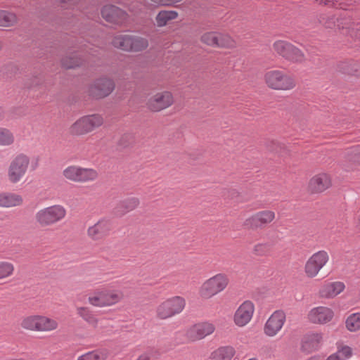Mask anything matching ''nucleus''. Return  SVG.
<instances>
[{
    "label": "nucleus",
    "instance_id": "f257e3e1",
    "mask_svg": "<svg viewBox=\"0 0 360 360\" xmlns=\"http://www.w3.org/2000/svg\"><path fill=\"white\" fill-rule=\"evenodd\" d=\"M124 292L121 290L100 288L89 294L87 300L92 307L105 308L118 304L124 300Z\"/></svg>",
    "mask_w": 360,
    "mask_h": 360
},
{
    "label": "nucleus",
    "instance_id": "f03ea898",
    "mask_svg": "<svg viewBox=\"0 0 360 360\" xmlns=\"http://www.w3.org/2000/svg\"><path fill=\"white\" fill-rule=\"evenodd\" d=\"M264 82L272 90L289 91L297 86L295 77L283 70H271L265 72Z\"/></svg>",
    "mask_w": 360,
    "mask_h": 360
},
{
    "label": "nucleus",
    "instance_id": "7ed1b4c3",
    "mask_svg": "<svg viewBox=\"0 0 360 360\" xmlns=\"http://www.w3.org/2000/svg\"><path fill=\"white\" fill-rule=\"evenodd\" d=\"M230 283L228 275L218 273L205 280L198 289V294L202 299H210L225 290Z\"/></svg>",
    "mask_w": 360,
    "mask_h": 360
},
{
    "label": "nucleus",
    "instance_id": "20e7f679",
    "mask_svg": "<svg viewBox=\"0 0 360 360\" xmlns=\"http://www.w3.org/2000/svg\"><path fill=\"white\" fill-rule=\"evenodd\" d=\"M104 124L103 115L91 114L82 116L71 124L69 132L73 136H83L101 127Z\"/></svg>",
    "mask_w": 360,
    "mask_h": 360
},
{
    "label": "nucleus",
    "instance_id": "39448f33",
    "mask_svg": "<svg viewBox=\"0 0 360 360\" xmlns=\"http://www.w3.org/2000/svg\"><path fill=\"white\" fill-rule=\"evenodd\" d=\"M66 214V209L57 204L39 210L34 215V219L41 227H46L62 221Z\"/></svg>",
    "mask_w": 360,
    "mask_h": 360
},
{
    "label": "nucleus",
    "instance_id": "423d86ee",
    "mask_svg": "<svg viewBox=\"0 0 360 360\" xmlns=\"http://www.w3.org/2000/svg\"><path fill=\"white\" fill-rule=\"evenodd\" d=\"M186 302L181 296H174L160 302L155 309L156 317L160 320L170 319L181 313Z\"/></svg>",
    "mask_w": 360,
    "mask_h": 360
},
{
    "label": "nucleus",
    "instance_id": "0eeeda50",
    "mask_svg": "<svg viewBox=\"0 0 360 360\" xmlns=\"http://www.w3.org/2000/svg\"><path fill=\"white\" fill-rule=\"evenodd\" d=\"M62 174L65 179L75 183L91 182L98 178V172L96 169L76 165L66 167Z\"/></svg>",
    "mask_w": 360,
    "mask_h": 360
},
{
    "label": "nucleus",
    "instance_id": "6e6552de",
    "mask_svg": "<svg viewBox=\"0 0 360 360\" xmlns=\"http://www.w3.org/2000/svg\"><path fill=\"white\" fill-rule=\"evenodd\" d=\"M30 164V157L25 153L15 155L9 163L7 176L12 184L19 182L27 173Z\"/></svg>",
    "mask_w": 360,
    "mask_h": 360
},
{
    "label": "nucleus",
    "instance_id": "1a4fd4ad",
    "mask_svg": "<svg viewBox=\"0 0 360 360\" xmlns=\"http://www.w3.org/2000/svg\"><path fill=\"white\" fill-rule=\"evenodd\" d=\"M330 256L326 250H319L313 253L305 262L304 274L308 278L316 277L320 271L327 265Z\"/></svg>",
    "mask_w": 360,
    "mask_h": 360
},
{
    "label": "nucleus",
    "instance_id": "9d476101",
    "mask_svg": "<svg viewBox=\"0 0 360 360\" xmlns=\"http://www.w3.org/2000/svg\"><path fill=\"white\" fill-rule=\"evenodd\" d=\"M335 318V311L327 306L314 307L307 314L306 319L311 324L326 325L330 323Z\"/></svg>",
    "mask_w": 360,
    "mask_h": 360
},
{
    "label": "nucleus",
    "instance_id": "9b49d317",
    "mask_svg": "<svg viewBox=\"0 0 360 360\" xmlns=\"http://www.w3.org/2000/svg\"><path fill=\"white\" fill-rule=\"evenodd\" d=\"M333 185V180L330 174L326 172H321L313 175L309 180L307 190L312 194H320Z\"/></svg>",
    "mask_w": 360,
    "mask_h": 360
},
{
    "label": "nucleus",
    "instance_id": "f8f14e48",
    "mask_svg": "<svg viewBox=\"0 0 360 360\" xmlns=\"http://www.w3.org/2000/svg\"><path fill=\"white\" fill-rule=\"evenodd\" d=\"M215 330V326L210 322H200L188 328L185 333L186 338L191 342L201 340L212 335Z\"/></svg>",
    "mask_w": 360,
    "mask_h": 360
},
{
    "label": "nucleus",
    "instance_id": "ddd939ff",
    "mask_svg": "<svg viewBox=\"0 0 360 360\" xmlns=\"http://www.w3.org/2000/svg\"><path fill=\"white\" fill-rule=\"evenodd\" d=\"M255 307L250 300L242 302L234 312L233 321L236 326L240 328L247 326L252 319Z\"/></svg>",
    "mask_w": 360,
    "mask_h": 360
},
{
    "label": "nucleus",
    "instance_id": "4468645a",
    "mask_svg": "<svg viewBox=\"0 0 360 360\" xmlns=\"http://www.w3.org/2000/svg\"><path fill=\"white\" fill-rule=\"evenodd\" d=\"M285 321L286 315L283 311H275L266 320L264 326V333L269 338L275 337L283 328Z\"/></svg>",
    "mask_w": 360,
    "mask_h": 360
},
{
    "label": "nucleus",
    "instance_id": "2eb2a0df",
    "mask_svg": "<svg viewBox=\"0 0 360 360\" xmlns=\"http://www.w3.org/2000/svg\"><path fill=\"white\" fill-rule=\"evenodd\" d=\"M275 219V212L266 210L256 212L245 219L244 226L249 229L262 228Z\"/></svg>",
    "mask_w": 360,
    "mask_h": 360
},
{
    "label": "nucleus",
    "instance_id": "dca6fc26",
    "mask_svg": "<svg viewBox=\"0 0 360 360\" xmlns=\"http://www.w3.org/2000/svg\"><path fill=\"white\" fill-rule=\"evenodd\" d=\"M174 103L172 94L165 91L156 93L147 102L148 108L153 112H159L170 107Z\"/></svg>",
    "mask_w": 360,
    "mask_h": 360
},
{
    "label": "nucleus",
    "instance_id": "f3484780",
    "mask_svg": "<svg viewBox=\"0 0 360 360\" xmlns=\"http://www.w3.org/2000/svg\"><path fill=\"white\" fill-rule=\"evenodd\" d=\"M346 285L340 281H325L320 287L318 295L322 299H333L345 291Z\"/></svg>",
    "mask_w": 360,
    "mask_h": 360
},
{
    "label": "nucleus",
    "instance_id": "a211bd4d",
    "mask_svg": "<svg viewBox=\"0 0 360 360\" xmlns=\"http://www.w3.org/2000/svg\"><path fill=\"white\" fill-rule=\"evenodd\" d=\"M115 87L112 80L103 77L96 80L89 88V94L94 98H104L113 91Z\"/></svg>",
    "mask_w": 360,
    "mask_h": 360
},
{
    "label": "nucleus",
    "instance_id": "6ab92c4d",
    "mask_svg": "<svg viewBox=\"0 0 360 360\" xmlns=\"http://www.w3.org/2000/svg\"><path fill=\"white\" fill-rule=\"evenodd\" d=\"M112 229V223L109 219L102 218L94 225L90 226L86 231L89 238L98 240L108 236Z\"/></svg>",
    "mask_w": 360,
    "mask_h": 360
},
{
    "label": "nucleus",
    "instance_id": "aec40b11",
    "mask_svg": "<svg viewBox=\"0 0 360 360\" xmlns=\"http://www.w3.org/2000/svg\"><path fill=\"white\" fill-rule=\"evenodd\" d=\"M102 17L108 22L120 24L127 18V13L117 6L112 5L105 6L101 11Z\"/></svg>",
    "mask_w": 360,
    "mask_h": 360
},
{
    "label": "nucleus",
    "instance_id": "412c9836",
    "mask_svg": "<svg viewBox=\"0 0 360 360\" xmlns=\"http://www.w3.org/2000/svg\"><path fill=\"white\" fill-rule=\"evenodd\" d=\"M323 341V334L321 332L310 333L302 340V348L307 352L318 349Z\"/></svg>",
    "mask_w": 360,
    "mask_h": 360
},
{
    "label": "nucleus",
    "instance_id": "4be33fe9",
    "mask_svg": "<svg viewBox=\"0 0 360 360\" xmlns=\"http://www.w3.org/2000/svg\"><path fill=\"white\" fill-rule=\"evenodd\" d=\"M23 204L22 197L17 193H0V207L11 208L21 206Z\"/></svg>",
    "mask_w": 360,
    "mask_h": 360
},
{
    "label": "nucleus",
    "instance_id": "5701e85b",
    "mask_svg": "<svg viewBox=\"0 0 360 360\" xmlns=\"http://www.w3.org/2000/svg\"><path fill=\"white\" fill-rule=\"evenodd\" d=\"M236 349L231 345L221 346L212 351L209 356L210 360H232L236 355Z\"/></svg>",
    "mask_w": 360,
    "mask_h": 360
},
{
    "label": "nucleus",
    "instance_id": "b1692460",
    "mask_svg": "<svg viewBox=\"0 0 360 360\" xmlns=\"http://www.w3.org/2000/svg\"><path fill=\"white\" fill-rule=\"evenodd\" d=\"M345 327L352 333L360 332V311L349 314L345 320Z\"/></svg>",
    "mask_w": 360,
    "mask_h": 360
},
{
    "label": "nucleus",
    "instance_id": "393cba45",
    "mask_svg": "<svg viewBox=\"0 0 360 360\" xmlns=\"http://www.w3.org/2000/svg\"><path fill=\"white\" fill-rule=\"evenodd\" d=\"M18 22L17 15L8 10L0 9V27L8 28L15 26Z\"/></svg>",
    "mask_w": 360,
    "mask_h": 360
},
{
    "label": "nucleus",
    "instance_id": "a878e982",
    "mask_svg": "<svg viewBox=\"0 0 360 360\" xmlns=\"http://www.w3.org/2000/svg\"><path fill=\"white\" fill-rule=\"evenodd\" d=\"M131 34H119L113 38L112 43L117 49L125 51H131Z\"/></svg>",
    "mask_w": 360,
    "mask_h": 360
},
{
    "label": "nucleus",
    "instance_id": "bb28decb",
    "mask_svg": "<svg viewBox=\"0 0 360 360\" xmlns=\"http://www.w3.org/2000/svg\"><path fill=\"white\" fill-rule=\"evenodd\" d=\"M58 328L57 320L46 316L39 315V332H51Z\"/></svg>",
    "mask_w": 360,
    "mask_h": 360
},
{
    "label": "nucleus",
    "instance_id": "cd10ccee",
    "mask_svg": "<svg viewBox=\"0 0 360 360\" xmlns=\"http://www.w3.org/2000/svg\"><path fill=\"white\" fill-rule=\"evenodd\" d=\"M177 17L178 13L175 11H161L155 17L156 24L158 27H164Z\"/></svg>",
    "mask_w": 360,
    "mask_h": 360
},
{
    "label": "nucleus",
    "instance_id": "c85d7f7f",
    "mask_svg": "<svg viewBox=\"0 0 360 360\" xmlns=\"http://www.w3.org/2000/svg\"><path fill=\"white\" fill-rule=\"evenodd\" d=\"M77 314L89 325L96 326L98 319L95 316L93 311L87 307H77Z\"/></svg>",
    "mask_w": 360,
    "mask_h": 360
},
{
    "label": "nucleus",
    "instance_id": "c756f323",
    "mask_svg": "<svg viewBox=\"0 0 360 360\" xmlns=\"http://www.w3.org/2000/svg\"><path fill=\"white\" fill-rule=\"evenodd\" d=\"M39 315L33 314L24 317L20 326L27 330L39 332Z\"/></svg>",
    "mask_w": 360,
    "mask_h": 360
},
{
    "label": "nucleus",
    "instance_id": "7c9ffc66",
    "mask_svg": "<svg viewBox=\"0 0 360 360\" xmlns=\"http://www.w3.org/2000/svg\"><path fill=\"white\" fill-rule=\"evenodd\" d=\"M108 353L105 349H96L79 356L77 360H105Z\"/></svg>",
    "mask_w": 360,
    "mask_h": 360
},
{
    "label": "nucleus",
    "instance_id": "2f4dec72",
    "mask_svg": "<svg viewBox=\"0 0 360 360\" xmlns=\"http://www.w3.org/2000/svg\"><path fill=\"white\" fill-rule=\"evenodd\" d=\"M285 59L292 63H300L305 60V56L302 50L291 44Z\"/></svg>",
    "mask_w": 360,
    "mask_h": 360
},
{
    "label": "nucleus",
    "instance_id": "473e14b6",
    "mask_svg": "<svg viewBox=\"0 0 360 360\" xmlns=\"http://www.w3.org/2000/svg\"><path fill=\"white\" fill-rule=\"evenodd\" d=\"M345 158L357 165H360V145L353 146L345 150Z\"/></svg>",
    "mask_w": 360,
    "mask_h": 360
},
{
    "label": "nucleus",
    "instance_id": "72a5a7b5",
    "mask_svg": "<svg viewBox=\"0 0 360 360\" xmlns=\"http://www.w3.org/2000/svg\"><path fill=\"white\" fill-rule=\"evenodd\" d=\"M15 142L13 133L8 128L0 127V146H10Z\"/></svg>",
    "mask_w": 360,
    "mask_h": 360
},
{
    "label": "nucleus",
    "instance_id": "f704fd0d",
    "mask_svg": "<svg viewBox=\"0 0 360 360\" xmlns=\"http://www.w3.org/2000/svg\"><path fill=\"white\" fill-rule=\"evenodd\" d=\"M235 40L228 34L217 32V47L231 48L235 46Z\"/></svg>",
    "mask_w": 360,
    "mask_h": 360
},
{
    "label": "nucleus",
    "instance_id": "c9c22d12",
    "mask_svg": "<svg viewBox=\"0 0 360 360\" xmlns=\"http://www.w3.org/2000/svg\"><path fill=\"white\" fill-rule=\"evenodd\" d=\"M291 44L286 41L278 40L273 44V49L276 53L285 59Z\"/></svg>",
    "mask_w": 360,
    "mask_h": 360
},
{
    "label": "nucleus",
    "instance_id": "e433bc0d",
    "mask_svg": "<svg viewBox=\"0 0 360 360\" xmlns=\"http://www.w3.org/2000/svg\"><path fill=\"white\" fill-rule=\"evenodd\" d=\"M131 51H141L146 49L148 46V39L139 36L131 35Z\"/></svg>",
    "mask_w": 360,
    "mask_h": 360
},
{
    "label": "nucleus",
    "instance_id": "4c0bfd02",
    "mask_svg": "<svg viewBox=\"0 0 360 360\" xmlns=\"http://www.w3.org/2000/svg\"><path fill=\"white\" fill-rule=\"evenodd\" d=\"M14 271L15 267L11 262L0 261V280L11 277L13 276Z\"/></svg>",
    "mask_w": 360,
    "mask_h": 360
},
{
    "label": "nucleus",
    "instance_id": "58836bf2",
    "mask_svg": "<svg viewBox=\"0 0 360 360\" xmlns=\"http://www.w3.org/2000/svg\"><path fill=\"white\" fill-rule=\"evenodd\" d=\"M337 355L341 358L342 360H347L350 359L353 355V350L349 345L343 343L337 344V351L335 352Z\"/></svg>",
    "mask_w": 360,
    "mask_h": 360
},
{
    "label": "nucleus",
    "instance_id": "ea45409f",
    "mask_svg": "<svg viewBox=\"0 0 360 360\" xmlns=\"http://www.w3.org/2000/svg\"><path fill=\"white\" fill-rule=\"evenodd\" d=\"M83 60L82 58L75 55L70 58H66L63 60V65L66 68H74L80 66L82 64Z\"/></svg>",
    "mask_w": 360,
    "mask_h": 360
},
{
    "label": "nucleus",
    "instance_id": "a19ab883",
    "mask_svg": "<svg viewBox=\"0 0 360 360\" xmlns=\"http://www.w3.org/2000/svg\"><path fill=\"white\" fill-rule=\"evenodd\" d=\"M201 41L202 42L206 44L207 45L217 47V32H210L205 33L201 37Z\"/></svg>",
    "mask_w": 360,
    "mask_h": 360
},
{
    "label": "nucleus",
    "instance_id": "79ce46f5",
    "mask_svg": "<svg viewBox=\"0 0 360 360\" xmlns=\"http://www.w3.org/2000/svg\"><path fill=\"white\" fill-rule=\"evenodd\" d=\"M122 205L126 207L127 212L136 209L139 205V200L136 198L127 199L122 202Z\"/></svg>",
    "mask_w": 360,
    "mask_h": 360
},
{
    "label": "nucleus",
    "instance_id": "37998d69",
    "mask_svg": "<svg viewBox=\"0 0 360 360\" xmlns=\"http://www.w3.org/2000/svg\"><path fill=\"white\" fill-rule=\"evenodd\" d=\"M253 253L257 256H264L268 253V245L266 243H257L253 247Z\"/></svg>",
    "mask_w": 360,
    "mask_h": 360
},
{
    "label": "nucleus",
    "instance_id": "c03bdc74",
    "mask_svg": "<svg viewBox=\"0 0 360 360\" xmlns=\"http://www.w3.org/2000/svg\"><path fill=\"white\" fill-rule=\"evenodd\" d=\"M154 4L158 6H171L174 4L179 3L182 0H150Z\"/></svg>",
    "mask_w": 360,
    "mask_h": 360
},
{
    "label": "nucleus",
    "instance_id": "a18cd8bd",
    "mask_svg": "<svg viewBox=\"0 0 360 360\" xmlns=\"http://www.w3.org/2000/svg\"><path fill=\"white\" fill-rule=\"evenodd\" d=\"M326 360H342L341 358H340V356H338V355H337V354L335 352L330 354L326 359Z\"/></svg>",
    "mask_w": 360,
    "mask_h": 360
},
{
    "label": "nucleus",
    "instance_id": "49530a36",
    "mask_svg": "<svg viewBox=\"0 0 360 360\" xmlns=\"http://www.w3.org/2000/svg\"><path fill=\"white\" fill-rule=\"evenodd\" d=\"M136 360H150V355L148 353L141 354Z\"/></svg>",
    "mask_w": 360,
    "mask_h": 360
},
{
    "label": "nucleus",
    "instance_id": "de8ad7c7",
    "mask_svg": "<svg viewBox=\"0 0 360 360\" xmlns=\"http://www.w3.org/2000/svg\"><path fill=\"white\" fill-rule=\"evenodd\" d=\"M62 3L69 4H75L77 3L79 0H58Z\"/></svg>",
    "mask_w": 360,
    "mask_h": 360
},
{
    "label": "nucleus",
    "instance_id": "09e8293b",
    "mask_svg": "<svg viewBox=\"0 0 360 360\" xmlns=\"http://www.w3.org/2000/svg\"><path fill=\"white\" fill-rule=\"evenodd\" d=\"M307 360H319V359L317 357L314 356L308 359Z\"/></svg>",
    "mask_w": 360,
    "mask_h": 360
},
{
    "label": "nucleus",
    "instance_id": "8fccbe9b",
    "mask_svg": "<svg viewBox=\"0 0 360 360\" xmlns=\"http://www.w3.org/2000/svg\"><path fill=\"white\" fill-rule=\"evenodd\" d=\"M3 44L2 41L0 40V51L2 49Z\"/></svg>",
    "mask_w": 360,
    "mask_h": 360
}]
</instances>
